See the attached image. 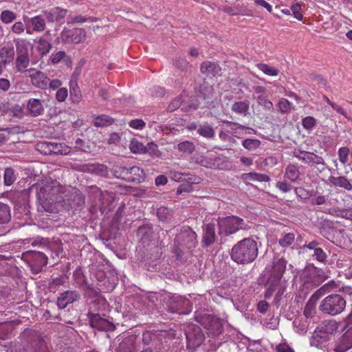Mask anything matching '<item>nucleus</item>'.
I'll return each instance as SVG.
<instances>
[{"label":"nucleus","mask_w":352,"mask_h":352,"mask_svg":"<svg viewBox=\"0 0 352 352\" xmlns=\"http://www.w3.org/2000/svg\"><path fill=\"white\" fill-rule=\"evenodd\" d=\"M327 277V276L324 275L320 270H314L309 274L307 280L305 281V284L317 287L324 282Z\"/></svg>","instance_id":"obj_21"},{"label":"nucleus","mask_w":352,"mask_h":352,"mask_svg":"<svg viewBox=\"0 0 352 352\" xmlns=\"http://www.w3.org/2000/svg\"><path fill=\"white\" fill-rule=\"evenodd\" d=\"M16 179V175L13 168L8 167L4 170L3 182L6 186H11Z\"/></svg>","instance_id":"obj_39"},{"label":"nucleus","mask_w":352,"mask_h":352,"mask_svg":"<svg viewBox=\"0 0 352 352\" xmlns=\"http://www.w3.org/2000/svg\"><path fill=\"white\" fill-rule=\"evenodd\" d=\"M276 352H295L286 342L280 343L276 346Z\"/></svg>","instance_id":"obj_64"},{"label":"nucleus","mask_w":352,"mask_h":352,"mask_svg":"<svg viewBox=\"0 0 352 352\" xmlns=\"http://www.w3.org/2000/svg\"><path fill=\"white\" fill-rule=\"evenodd\" d=\"M350 149L346 146L340 147L338 149V159L342 164L344 165L348 162Z\"/></svg>","instance_id":"obj_48"},{"label":"nucleus","mask_w":352,"mask_h":352,"mask_svg":"<svg viewBox=\"0 0 352 352\" xmlns=\"http://www.w3.org/2000/svg\"><path fill=\"white\" fill-rule=\"evenodd\" d=\"M11 31L17 35L22 34L25 31V25L21 21H16L12 25Z\"/></svg>","instance_id":"obj_60"},{"label":"nucleus","mask_w":352,"mask_h":352,"mask_svg":"<svg viewBox=\"0 0 352 352\" xmlns=\"http://www.w3.org/2000/svg\"><path fill=\"white\" fill-rule=\"evenodd\" d=\"M216 240L215 226L213 223L206 224L204 228L202 243L204 247L213 244Z\"/></svg>","instance_id":"obj_20"},{"label":"nucleus","mask_w":352,"mask_h":352,"mask_svg":"<svg viewBox=\"0 0 352 352\" xmlns=\"http://www.w3.org/2000/svg\"><path fill=\"white\" fill-rule=\"evenodd\" d=\"M72 197L73 199L70 202V199H67V200L69 201V204L72 208H75L76 206L80 207L84 204V197L82 193L77 190L76 189H72Z\"/></svg>","instance_id":"obj_34"},{"label":"nucleus","mask_w":352,"mask_h":352,"mask_svg":"<svg viewBox=\"0 0 352 352\" xmlns=\"http://www.w3.org/2000/svg\"><path fill=\"white\" fill-rule=\"evenodd\" d=\"M177 148L179 151L192 153L195 150V145L190 141H184L178 144Z\"/></svg>","instance_id":"obj_49"},{"label":"nucleus","mask_w":352,"mask_h":352,"mask_svg":"<svg viewBox=\"0 0 352 352\" xmlns=\"http://www.w3.org/2000/svg\"><path fill=\"white\" fill-rule=\"evenodd\" d=\"M171 210L166 207H160L157 209V215L161 221L166 220L170 215Z\"/></svg>","instance_id":"obj_59"},{"label":"nucleus","mask_w":352,"mask_h":352,"mask_svg":"<svg viewBox=\"0 0 352 352\" xmlns=\"http://www.w3.org/2000/svg\"><path fill=\"white\" fill-rule=\"evenodd\" d=\"M30 23L32 26V30L36 32H41L46 28L45 19L41 15H36L30 19Z\"/></svg>","instance_id":"obj_30"},{"label":"nucleus","mask_w":352,"mask_h":352,"mask_svg":"<svg viewBox=\"0 0 352 352\" xmlns=\"http://www.w3.org/2000/svg\"><path fill=\"white\" fill-rule=\"evenodd\" d=\"M221 162V159L214 154L201 156L197 161L201 166L212 169L219 168Z\"/></svg>","instance_id":"obj_19"},{"label":"nucleus","mask_w":352,"mask_h":352,"mask_svg":"<svg viewBox=\"0 0 352 352\" xmlns=\"http://www.w3.org/2000/svg\"><path fill=\"white\" fill-rule=\"evenodd\" d=\"M316 124V120L312 116H307L302 120V125L307 130H311Z\"/></svg>","instance_id":"obj_52"},{"label":"nucleus","mask_w":352,"mask_h":352,"mask_svg":"<svg viewBox=\"0 0 352 352\" xmlns=\"http://www.w3.org/2000/svg\"><path fill=\"white\" fill-rule=\"evenodd\" d=\"M256 67L270 76H276L279 72L277 68L271 67L265 63H257Z\"/></svg>","instance_id":"obj_37"},{"label":"nucleus","mask_w":352,"mask_h":352,"mask_svg":"<svg viewBox=\"0 0 352 352\" xmlns=\"http://www.w3.org/2000/svg\"><path fill=\"white\" fill-rule=\"evenodd\" d=\"M36 43V50L41 57L48 54L52 48L51 42L46 39L44 36L39 37Z\"/></svg>","instance_id":"obj_23"},{"label":"nucleus","mask_w":352,"mask_h":352,"mask_svg":"<svg viewBox=\"0 0 352 352\" xmlns=\"http://www.w3.org/2000/svg\"><path fill=\"white\" fill-rule=\"evenodd\" d=\"M223 122L230 127L234 136H237V134H250L252 131H254L253 129L245 127L236 122L230 121H224Z\"/></svg>","instance_id":"obj_27"},{"label":"nucleus","mask_w":352,"mask_h":352,"mask_svg":"<svg viewBox=\"0 0 352 352\" xmlns=\"http://www.w3.org/2000/svg\"><path fill=\"white\" fill-rule=\"evenodd\" d=\"M200 70L202 74H206V76H215L220 71V67L215 63L205 61L201 65Z\"/></svg>","instance_id":"obj_28"},{"label":"nucleus","mask_w":352,"mask_h":352,"mask_svg":"<svg viewBox=\"0 0 352 352\" xmlns=\"http://www.w3.org/2000/svg\"><path fill=\"white\" fill-rule=\"evenodd\" d=\"M325 287H321L320 289H318L316 292H315L311 296L310 299L309 300V303L311 302H316L322 296H324L326 293H327L324 290Z\"/></svg>","instance_id":"obj_61"},{"label":"nucleus","mask_w":352,"mask_h":352,"mask_svg":"<svg viewBox=\"0 0 352 352\" xmlns=\"http://www.w3.org/2000/svg\"><path fill=\"white\" fill-rule=\"evenodd\" d=\"M322 98L323 100L326 102L328 104H329L333 108V109L335 110L337 113L342 115L348 120H352L351 118L348 116L346 111L344 108H342L336 102H331L327 96L324 95Z\"/></svg>","instance_id":"obj_38"},{"label":"nucleus","mask_w":352,"mask_h":352,"mask_svg":"<svg viewBox=\"0 0 352 352\" xmlns=\"http://www.w3.org/2000/svg\"><path fill=\"white\" fill-rule=\"evenodd\" d=\"M287 261L284 258H278L273 262L272 269L267 278V292H274L276 287L280 285V280L286 270Z\"/></svg>","instance_id":"obj_6"},{"label":"nucleus","mask_w":352,"mask_h":352,"mask_svg":"<svg viewBox=\"0 0 352 352\" xmlns=\"http://www.w3.org/2000/svg\"><path fill=\"white\" fill-rule=\"evenodd\" d=\"M36 192V197L41 208L49 212L54 210V202L59 201L58 196L63 200H65L64 194V187H63L56 180L52 179H45L32 186Z\"/></svg>","instance_id":"obj_1"},{"label":"nucleus","mask_w":352,"mask_h":352,"mask_svg":"<svg viewBox=\"0 0 352 352\" xmlns=\"http://www.w3.org/2000/svg\"><path fill=\"white\" fill-rule=\"evenodd\" d=\"M10 219V208L5 204L0 203V225L4 224Z\"/></svg>","instance_id":"obj_41"},{"label":"nucleus","mask_w":352,"mask_h":352,"mask_svg":"<svg viewBox=\"0 0 352 352\" xmlns=\"http://www.w3.org/2000/svg\"><path fill=\"white\" fill-rule=\"evenodd\" d=\"M283 177L284 179L294 184H300L302 181V174L299 167L293 164H289L286 166Z\"/></svg>","instance_id":"obj_16"},{"label":"nucleus","mask_w":352,"mask_h":352,"mask_svg":"<svg viewBox=\"0 0 352 352\" xmlns=\"http://www.w3.org/2000/svg\"><path fill=\"white\" fill-rule=\"evenodd\" d=\"M66 53L64 51H58L56 53L52 54L50 56V60L53 64H57L62 60H65V58H67Z\"/></svg>","instance_id":"obj_53"},{"label":"nucleus","mask_w":352,"mask_h":352,"mask_svg":"<svg viewBox=\"0 0 352 352\" xmlns=\"http://www.w3.org/2000/svg\"><path fill=\"white\" fill-rule=\"evenodd\" d=\"M23 256L29 260L32 268L36 272H40L47 264V256L41 251H27Z\"/></svg>","instance_id":"obj_9"},{"label":"nucleus","mask_w":352,"mask_h":352,"mask_svg":"<svg viewBox=\"0 0 352 352\" xmlns=\"http://www.w3.org/2000/svg\"><path fill=\"white\" fill-rule=\"evenodd\" d=\"M16 18V14L9 10H3L0 14V20L3 23L9 24Z\"/></svg>","instance_id":"obj_42"},{"label":"nucleus","mask_w":352,"mask_h":352,"mask_svg":"<svg viewBox=\"0 0 352 352\" xmlns=\"http://www.w3.org/2000/svg\"><path fill=\"white\" fill-rule=\"evenodd\" d=\"M198 133L206 138H212L214 135L212 127L208 124L201 125L198 129Z\"/></svg>","instance_id":"obj_47"},{"label":"nucleus","mask_w":352,"mask_h":352,"mask_svg":"<svg viewBox=\"0 0 352 352\" xmlns=\"http://www.w3.org/2000/svg\"><path fill=\"white\" fill-rule=\"evenodd\" d=\"M129 182H142L145 178V173L143 169L138 166H132L129 168Z\"/></svg>","instance_id":"obj_29"},{"label":"nucleus","mask_w":352,"mask_h":352,"mask_svg":"<svg viewBox=\"0 0 352 352\" xmlns=\"http://www.w3.org/2000/svg\"><path fill=\"white\" fill-rule=\"evenodd\" d=\"M70 96L72 101L74 102H79L81 100V92L78 87L70 89Z\"/></svg>","instance_id":"obj_62"},{"label":"nucleus","mask_w":352,"mask_h":352,"mask_svg":"<svg viewBox=\"0 0 352 352\" xmlns=\"http://www.w3.org/2000/svg\"><path fill=\"white\" fill-rule=\"evenodd\" d=\"M278 109L282 113H287L291 109V102L286 98H281L278 102Z\"/></svg>","instance_id":"obj_54"},{"label":"nucleus","mask_w":352,"mask_h":352,"mask_svg":"<svg viewBox=\"0 0 352 352\" xmlns=\"http://www.w3.org/2000/svg\"><path fill=\"white\" fill-rule=\"evenodd\" d=\"M15 51L12 43L8 42L0 48V59L3 66L11 63L14 59Z\"/></svg>","instance_id":"obj_17"},{"label":"nucleus","mask_w":352,"mask_h":352,"mask_svg":"<svg viewBox=\"0 0 352 352\" xmlns=\"http://www.w3.org/2000/svg\"><path fill=\"white\" fill-rule=\"evenodd\" d=\"M129 147L131 151L133 153H144L146 152V148L144 145L137 140H132Z\"/></svg>","instance_id":"obj_46"},{"label":"nucleus","mask_w":352,"mask_h":352,"mask_svg":"<svg viewBox=\"0 0 352 352\" xmlns=\"http://www.w3.org/2000/svg\"><path fill=\"white\" fill-rule=\"evenodd\" d=\"M294 190L296 196L301 199H308L311 195V192L302 187H294Z\"/></svg>","instance_id":"obj_56"},{"label":"nucleus","mask_w":352,"mask_h":352,"mask_svg":"<svg viewBox=\"0 0 352 352\" xmlns=\"http://www.w3.org/2000/svg\"><path fill=\"white\" fill-rule=\"evenodd\" d=\"M16 46V55H29L28 54V45L29 43L24 38H14L13 40Z\"/></svg>","instance_id":"obj_32"},{"label":"nucleus","mask_w":352,"mask_h":352,"mask_svg":"<svg viewBox=\"0 0 352 352\" xmlns=\"http://www.w3.org/2000/svg\"><path fill=\"white\" fill-rule=\"evenodd\" d=\"M113 123V119L107 115H101L94 120V125L98 127L110 126Z\"/></svg>","instance_id":"obj_40"},{"label":"nucleus","mask_w":352,"mask_h":352,"mask_svg":"<svg viewBox=\"0 0 352 352\" xmlns=\"http://www.w3.org/2000/svg\"><path fill=\"white\" fill-rule=\"evenodd\" d=\"M113 175L118 179L129 182V168L122 166H115L113 168Z\"/></svg>","instance_id":"obj_33"},{"label":"nucleus","mask_w":352,"mask_h":352,"mask_svg":"<svg viewBox=\"0 0 352 352\" xmlns=\"http://www.w3.org/2000/svg\"><path fill=\"white\" fill-rule=\"evenodd\" d=\"M258 254V243L252 237L244 238L238 241L232 246L230 253L232 261L239 265L252 263Z\"/></svg>","instance_id":"obj_2"},{"label":"nucleus","mask_w":352,"mask_h":352,"mask_svg":"<svg viewBox=\"0 0 352 352\" xmlns=\"http://www.w3.org/2000/svg\"><path fill=\"white\" fill-rule=\"evenodd\" d=\"M249 109L250 102L248 100L234 102L231 107L232 112L244 117L249 113Z\"/></svg>","instance_id":"obj_24"},{"label":"nucleus","mask_w":352,"mask_h":352,"mask_svg":"<svg viewBox=\"0 0 352 352\" xmlns=\"http://www.w3.org/2000/svg\"><path fill=\"white\" fill-rule=\"evenodd\" d=\"M219 234L228 236L235 234L240 230H248L249 226L245 221L236 216H228L218 220Z\"/></svg>","instance_id":"obj_4"},{"label":"nucleus","mask_w":352,"mask_h":352,"mask_svg":"<svg viewBox=\"0 0 352 352\" xmlns=\"http://www.w3.org/2000/svg\"><path fill=\"white\" fill-rule=\"evenodd\" d=\"M352 348V327L342 336L339 342L335 347L336 352H346Z\"/></svg>","instance_id":"obj_18"},{"label":"nucleus","mask_w":352,"mask_h":352,"mask_svg":"<svg viewBox=\"0 0 352 352\" xmlns=\"http://www.w3.org/2000/svg\"><path fill=\"white\" fill-rule=\"evenodd\" d=\"M197 244V234L190 228H185L174 239L172 252L177 258L182 256L184 250H191Z\"/></svg>","instance_id":"obj_3"},{"label":"nucleus","mask_w":352,"mask_h":352,"mask_svg":"<svg viewBox=\"0 0 352 352\" xmlns=\"http://www.w3.org/2000/svg\"><path fill=\"white\" fill-rule=\"evenodd\" d=\"M25 109L28 114L32 117L42 116L45 109V100L30 98L27 100Z\"/></svg>","instance_id":"obj_11"},{"label":"nucleus","mask_w":352,"mask_h":352,"mask_svg":"<svg viewBox=\"0 0 352 352\" xmlns=\"http://www.w3.org/2000/svg\"><path fill=\"white\" fill-rule=\"evenodd\" d=\"M116 352H135V345L131 339L124 340L118 346Z\"/></svg>","instance_id":"obj_35"},{"label":"nucleus","mask_w":352,"mask_h":352,"mask_svg":"<svg viewBox=\"0 0 352 352\" xmlns=\"http://www.w3.org/2000/svg\"><path fill=\"white\" fill-rule=\"evenodd\" d=\"M294 155L295 157L310 167L317 168L320 170L324 168V159L314 153L298 150L295 151Z\"/></svg>","instance_id":"obj_7"},{"label":"nucleus","mask_w":352,"mask_h":352,"mask_svg":"<svg viewBox=\"0 0 352 352\" xmlns=\"http://www.w3.org/2000/svg\"><path fill=\"white\" fill-rule=\"evenodd\" d=\"M241 179L243 182L253 181L259 182H268L270 181L269 175L264 173H248L241 175Z\"/></svg>","instance_id":"obj_26"},{"label":"nucleus","mask_w":352,"mask_h":352,"mask_svg":"<svg viewBox=\"0 0 352 352\" xmlns=\"http://www.w3.org/2000/svg\"><path fill=\"white\" fill-rule=\"evenodd\" d=\"M29 64V55H16V58L15 60V68L17 72L26 75L28 74L29 69H28V67Z\"/></svg>","instance_id":"obj_22"},{"label":"nucleus","mask_w":352,"mask_h":352,"mask_svg":"<svg viewBox=\"0 0 352 352\" xmlns=\"http://www.w3.org/2000/svg\"><path fill=\"white\" fill-rule=\"evenodd\" d=\"M67 13V9H64L60 7H54L45 11V15L49 22L63 23Z\"/></svg>","instance_id":"obj_13"},{"label":"nucleus","mask_w":352,"mask_h":352,"mask_svg":"<svg viewBox=\"0 0 352 352\" xmlns=\"http://www.w3.org/2000/svg\"><path fill=\"white\" fill-rule=\"evenodd\" d=\"M80 298V294L75 290H67L60 294L57 299L59 309H65L69 304L73 303Z\"/></svg>","instance_id":"obj_14"},{"label":"nucleus","mask_w":352,"mask_h":352,"mask_svg":"<svg viewBox=\"0 0 352 352\" xmlns=\"http://www.w3.org/2000/svg\"><path fill=\"white\" fill-rule=\"evenodd\" d=\"M68 96V91L65 87L59 88L56 93V98L58 102H63Z\"/></svg>","instance_id":"obj_63"},{"label":"nucleus","mask_w":352,"mask_h":352,"mask_svg":"<svg viewBox=\"0 0 352 352\" xmlns=\"http://www.w3.org/2000/svg\"><path fill=\"white\" fill-rule=\"evenodd\" d=\"M294 16L298 21H302L303 15L301 12V5L300 3L293 4L290 8Z\"/></svg>","instance_id":"obj_57"},{"label":"nucleus","mask_w":352,"mask_h":352,"mask_svg":"<svg viewBox=\"0 0 352 352\" xmlns=\"http://www.w3.org/2000/svg\"><path fill=\"white\" fill-rule=\"evenodd\" d=\"M157 336L155 333L151 331H145L142 334V342L145 345H148L156 340Z\"/></svg>","instance_id":"obj_55"},{"label":"nucleus","mask_w":352,"mask_h":352,"mask_svg":"<svg viewBox=\"0 0 352 352\" xmlns=\"http://www.w3.org/2000/svg\"><path fill=\"white\" fill-rule=\"evenodd\" d=\"M25 76L30 78L32 85L36 88L45 90L48 87V77L45 73L40 70L30 68Z\"/></svg>","instance_id":"obj_10"},{"label":"nucleus","mask_w":352,"mask_h":352,"mask_svg":"<svg viewBox=\"0 0 352 352\" xmlns=\"http://www.w3.org/2000/svg\"><path fill=\"white\" fill-rule=\"evenodd\" d=\"M295 240V235L294 233H287L283 238L278 241V244L284 248L291 246Z\"/></svg>","instance_id":"obj_44"},{"label":"nucleus","mask_w":352,"mask_h":352,"mask_svg":"<svg viewBox=\"0 0 352 352\" xmlns=\"http://www.w3.org/2000/svg\"><path fill=\"white\" fill-rule=\"evenodd\" d=\"M51 155H67L70 152V147L65 144L51 142Z\"/></svg>","instance_id":"obj_31"},{"label":"nucleus","mask_w":352,"mask_h":352,"mask_svg":"<svg viewBox=\"0 0 352 352\" xmlns=\"http://www.w3.org/2000/svg\"><path fill=\"white\" fill-rule=\"evenodd\" d=\"M90 324L93 328L100 331H113L116 328L115 325L108 320L102 318L98 314H92L89 316Z\"/></svg>","instance_id":"obj_12"},{"label":"nucleus","mask_w":352,"mask_h":352,"mask_svg":"<svg viewBox=\"0 0 352 352\" xmlns=\"http://www.w3.org/2000/svg\"><path fill=\"white\" fill-rule=\"evenodd\" d=\"M51 142L42 141L36 144V149L39 153L47 155H51Z\"/></svg>","instance_id":"obj_45"},{"label":"nucleus","mask_w":352,"mask_h":352,"mask_svg":"<svg viewBox=\"0 0 352 352\" xmlns=\"http://www.w3.org/2000/svg\"><path fill=\"white\" fill-rule=\"evenodd\" d=\"M86 36L87 33L82 28H64L60 34L61 41L67 44H79L85 40Z\"/></svg>","instance_id":"obj_8"},{"label":"nucleus","mask_w":352,"mask_h":352,"mask_svg":"<svg viewBox=\"0 0 352 352\" xmlns=\"http://www.w3.org/2000/svg\"><path fill=\"white\" fill-rule=\"evenodd\" d=\"M312 256L314 257L317 261L322 263L326 262L327 258V254L322 248L316 250L312 254Z\"/></svg>","instance_id":"obj_58"},{"label":"nucleus","mask_w":352,"mask_h":352,"mask_svg":"<svg viewBox=\"0 0 352 352\" xmlns=\"http://www.w3.org/2000/svg\"><path fill=\"white\" fill-rule=\"evenodd\" d=\"M98 21V18L94 16H84L82 15H76L73 17H70L67 21L68 25H74L76 23H84L86 22L94 23Z\"/></svg>","instance_id":"obj_36"},{"label":"nucleus","mask_w":352,"mask_h":352,"mask_svg":"<svg viewBox=\"0 0 352 352\" xmlns=\"http://www.w3.org/2000/svg\"><path fill=\"white\" fill-rule=\"evenodd\" d=\"M346 307V300L339 294H331L324 298L319 309L324 314L335 316L344 311Z\"/></svg>","instance_id":"obj_5"},{"label":"nucleus","mask_w":352,"mask_h":352,"mask_svg":"<svg viewBox=\"0 0 352 352\" xmlns=\"http://www.w3.org/2000/svg\"><path fill=\"white\" fill-rule=\"evenodd\" d=\"M287 179H284L283 181H278L276 183V188H278L280 192L283 193H287L290 192L293 186L292 185L287 182Z\"/></svg>","instance_id":"obj_51"},{"label":"nucleus","mask_w":352,"mask_h":352,"mask_svg":"<svg viewBox=\"0 0 352 352\" xmlns=\"http://www.w3.org/2000/svg\"><path fill=\"white\" fill-rule=\"evenodd\" d=\"M30 352H51L45 341L35 331L30 333Z\"/></svg>","instance_id":"obj_15"},{"label":"nucleus","mask_w":352,"mask_h":352,"mask_svg":"<svg viewBox=\"0 0 352 352\" xmlns=\"http://www.w3.org/2000/svg\"><path fill=\"white\" fill-rule=\"evenodd\" d=\"M258 104L263 107V108L268 111L273 112L274 111V105L273 103L268 100L267 97L265 96L260 95L256 98Z\"/></svg>","instance_id":"obj_43"},{"label":"nucleus","mask_w":352,"mask_h":352,"mask_svg":"<svg viewBox=\"0 0 352 352\" xmlns=\"http://www.w3.org/2000/svg\"><path fill=\"white\" fill-rule=\"evenodd\" d=\"M329 181L334 186L344 188L348 191L352 190V184H351L349 180L344 176H331L329 178Z\"/></svg>","instance_id":"obj_25"},{"label":"nucleus","mask_w":352,"mask_h":352,"mask_svg":"<svg viewBox=\"0 0 352 352\" xmlns=\"http://www.w3.org/2000/svg\"><path fill=\"white\" fill-rule=\"evenodd\" d=\"M242 145L248 150H255L261 145V142L256 139H245L243 141Z\"/></svg>","instance_id":"obj_50"}]
</instances>
